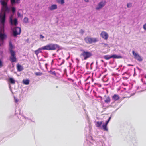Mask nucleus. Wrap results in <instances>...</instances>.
Listing matches in <instances>:
<instances>
[{
	"mask_svg": "<svg viewBox=\"0 0 146 146\" xmlns=\"http://www.w3.org/2000/svg\"><path fill=\"white\" fill-rule=\"evenodd\" d=\"M35 74L37 76H41L42 75V73L39 72H36L35 73Z\"/></svg>",
	"mask_w": 146,
	"mask_h": 146,
	"instance_id": "nucleus-28",
	"label": "nucleus"
},
{
	"mask_svg": "<svg viewBox=\"0 0 146 146\" xmlns=\"http://www.w3.org/2000/svg\"><path fill=\"white\" fill-rule=\"evenodd\" d=\"M111 119V117H109V119H108V121L109 122V121H110V119Z\"/></svg>",
	"mask_w": 146,
	"mask_h": 146,
	"instance_id": "nucleus-39",
	"label": "nucleus"
},
{
	"mask_svg": "<svg viewBox=\"0 0 146 146\" xmlns=\"http://www.w3.org/2000/svg\"><path fill=\"white\" fill-rule=\"evenodd\" d=\"M15 102L17 103L18 102V100L17 99H15Z\"/></svg>",
	"mask_w": 146,
	"mask_h": 146,
	"instance_id": "nucleus-37",
	"label": "nucleus"
},
{
	"mask_svg": "<svg viewBox=\"0 0 146 146\" xmlns=\"http://www.w3.org/2000/svg\"><path fill=\"white\" fill-rule=\"evenodd\" d=\"M9 80L11 83L13 84H14L15 83V80L12 78H10Z\"/></svg>",
	"mask_w": 146,
	"mask_h": 146,
	"instance_id": "nucleus-24",
	"label": "nucleus"
},
{
	"mask_svg": "<svg viewBox=\"0 0 146 146\" xmlns=\"http://www.w3.org/2000/svg\"><path fill=\"white\" fill-rule=\"evenodd\" d=\"M11 10L13 13H14L16 11V9L15 8L13 7L11 8Z\"/></svg>",
	"mask_w": 146,
	"mask_h": 146,
	"instance_id": "nucleus-29",
	"label": "nucleus"
},
{
	"mask_svg": "<svg viewBox=\"0 0 146 146\" xmlns=\"http://www.w3.org/2000/svg\"><path fill=\"white\" fill-rule=\"evenodd\" d=\"M21 32V28L17 27L14 28L13 30V35L14 37L17 36V35L20 34Z\"/></svg>",
	"mask_w": 146,
	"mask_h": 146,
	"instance_id": "nucleus-7",
	"label": "nucleus"
},
{
	"mask_svg": "<svg viewBox=\"0 0 146 146\" xmlns=\"http://www.w3.org/2000/svg\"><path fill=\"white\" fill-rule=\"evenodd\" d=\"M6 19V14L2 11L0 12V27H4Z\"/></svg>",
	"mask_w": 146,
	"mask_h": 146,
	"instance_id": "nucleus-6",
	"label": "nucleus"
},
{
	"mask_svg": "<svg viewBox=\"0 0 146 146\" xmlns=\"http://www.w3.org/2000/svg\"><path fill=\"white\" fill-rule=\"evenodd\" d=\"M145 78L146 79V75L145 76Z\"/></svg>",
	"mask_w": 146,
	"mask_h": 146,
	"instance_id": "nucleus-43",
	"label": "nucleus"
},
{
	"mask_svg": "<svg viewBox=\"0 0 146 146\" xmlns=\"http://www.w3.org/2000/svg\"><path fill=\"white\" fill-rule=\"evenodd\" d=\"M107 125H106L105 124L103 125L102 127L103 129V130L104 131H108V129L107 128Z\"/></svg>",
	"mask_w": 146,
	"mask_h": 146,
	"instance_id": "nucleus-23",
	"label": "nucleus"
},
{
	"mask_svg": "<svg viewBox=\"0 0 146 146\" xmlns=\"http://www.w3.org/2000/svg\"><path fill=\"white\" fill-rule=\"evenodd\" d=\"M57 8V5L56 4H53L48 7V9L50 10H53L56 9Z\"/></svg>",
	"mask_w": 146,
	"mask_h": 146,
	"instance_id": "nucleus-13",
	"label": "nucleus"
},
{
	"mask_svg": "<svg viewBox=\"0 0 146 146\" xmlns=\"http://www.w3.org/2000/svg\"><path fill=\"white\" fill-rule=\"evenodd\" d=\"M106 2L105 1H101L100 2L98 5L97 7L96 8V10H98L101 9L106 4Z\"/></svg>",
	"mask_w": 146,
	"mask_h": 146,
	"instance_id": "nucleus-10",
	"label": "nucleus"
},
{
	"mask_svg": "<svg viewBox=\"0 0 146 146\" xmlns=\"http://www.w3.org/2000/svg\"><path fill=\"white\" fill-rule=\"evenodd\" d=\"M57 2L58 3L63 4L64 3V0H57Z\"/></svg>",
	"mask_w": 146,
	"mask_h": 146,
	"instance_id": "nucleus-25",
	"label": "nucleus"
},
{
	"mask_svg": "<svg viewBox=\"0 0 146 146\" xmlns=\"http://www.w3.org/2000/svg\"><path fill=\"white\" fill-rule=\"evenodd\" d=\"M104 97L106 98L104 100V102L106 103H109L111 101L110 98L109 96H107L105 95Z\"/></svg>",
	"mask_w": 146,
	"mask_h": 146,
	"instance_id": "nucleus-17",
	"label": "nucleus"
},
{
	"mask_svg": "<svg viewBox=\"0 0 146 146\" xmlns=\"http://www.w3.org/2000/svg\"><path fill=\"white\" fill-rule=\"evenodd\" d=\"M100 35L102 38L106 40H107L108 37V34L106 32L104 31L102 32Z\"/></svg>",
	"mask_w": 146,
	"mask_h": 146,
	"instance_id": "nucleus-9",
	"label": "nucleus"
},
{
	"mask_svg": "<svg viewBox=\"0 0 146 146\" xmlns=\"http://www.w3.org/2000/svg\"><path fill=\"white\" fill-rule=\"evenodd\" d=\"M132 6V3H128L127 4V7L128 8Z\"/></svg>",
	"mask_w": 146,
	"mask_h": 146,
	"instance_id": "nucleus-32",
	"label": "nucleus"
},
{
	"mask_svg": "<svg viewBox=\"0 0 146 146\" xmlns=\"http://www.w3.org/2000/svg\"><path fill=\"white\" fill-rule=\"evenodd\" d=\"M143 28L145 30H146V23L143 25Z\"/></svg>",
	"mask_w": 146,
	"mask_h": 146,
	"instance_id": "nucleus-35",
	"label": "nucleus"
},
{
	"mask_svg": "<svg viewBox=\"0 0 146 146\" xmlns=\"http://www.w3.org/2000/svg\"><path fill=\"white\" fill-rule=\"evenodd\" d=\"M11 3L12 5H13L15 3H19L17 1H16L15 0H10Z\"/></svg>",
	"mask_w": 146,
	"mask_h": 146,
	"instance_id": "nucleus-26",
	"label": "nucleus"
},
{
	"mask_svg": "<svg viewBox=\"0 0 146 146\" xmlns=\"http://www.w3.org/2000/svg\"><path fill=\"white\" fill-rule=\"evenodd\" d=\"M128 66H132V65H130V64H128Z\"/></svg>",
	"mask_w": 146,
	"mask_h": 146,
	"instance_id": "nucleus-42",
	"label": "nucleus"
},
{
	"mask_svg": "<svg viewBox=\"0 0 146 146\" xmlns=\"http://www.w3.org/2000/svg\"><path fill=\"white\" fill-rule=\"evenodd\" d=\"M112 99L115 101H116L120 99L119 95L116 94H114L112 97Z\"/></svg>",
	"mask_w": 146,
	"mask_h": 146,
	"instance_id": "nucleus-14",
	"label": "nucleus"
},
{
	"mask_svg": "<svg viewBox=\"0 0 146 146\" xmlns=\"http://www.w3.org/2000/svg\"><path fill=\"white\" fill-rule=\"evenodd\" d=\"M6 38L7 35L4 33V27H0V46L3 45L4 40Z\"/></svg>",
	"mask_w": 146,
	"mask_h": 146,
	"instance_id": "nucleus-4",
	"label": "nucleus"
},
{
	"mask_svg": "<svg viewBox=\"0 0 146 146\" xmlns=\"http://www.w3.org/2000/svg\"><path fill=\"white\" fill-rule=\"evenodd\" d=\"M111 119V117H109V119H108V121L109 122V121H110V119Z\"/></svg>",
	"mask_w": 146,
	"mask_h": 146,
	"instance_id": "nucleus-40",
	"label": "nucleus"
},
{
	"mask_svg": "<svg viewBox=\"0 0 146 146\" xmlns=\"http://www.w3.org/2000/svg\"><path fill=\"white\" fill-rule=\"evenodd\" d=\"M42 50H45V49L44 47V46L40 48H38L37 50H35V53L36 55H37L38 54L42 52Z\"/></svg>",
	"mask_w": 146,
	"mask_h": 146,
	"instance_id": "nucleus-11",
	"label": "nucleus"
},
{
	"mask_svg": "<svg viewBox=\"0 0 146 146\" xmlns=\"http://www.w3.org/2000/svg\"><path fill=\"white\" fill-rule=\"evenodd\" d=\"M85 42L88 44H91V37L87 36L84 38Z\"/></svg>",
	"mask_w": 146,
	"mask_h": 146,
	"instance_id": "nucleus-16",
	"label": "nucleus"
},
{
	"mask_svg": "<svg viewBox=\"0 0 146 146\" xmlns=\"http://www.w3.org/2000/svg\"><path fill=\"white\" fill-rule=\"evenodd\" d=\"M40 38H44V36L42 35H40Z\"/></svg>",
	"mask_w": 146,
	"mask_h": 146,
	"instance_id": "nucleus-36",
	"label": "nucleus"
},
{
	"mask_svg": "<svg viewBox=\"0 0 146 146\" xmlns=\"http://www.w3.org/2000/svg\"><path fill=\"white\" fill-rule=\"evenodd\" d=\"M98 41V40L97 38L91 37V44L95 43Z\"/></svg>",
	"mask_w": 146,
	"mask_h": 146,
	"instance_id": "nucleus-18",
	"label": "nucleus"
},
{
	"mask_svg": "<svg viewBox=\"0 0 146 146\" xmlns=\"http://www.w3.org/2000/svg\"><path fill=\"white\" fill-rule=\"evenodd\" d=\"M112 58L115 59H120L122 58V57L120 55H117L115 54L111 55Z\"/></svg>",
	"mask_w": 146,
	"mask_h": 146,
	"instance_id": "nucleus-19",
	"label": "nucleus"
},
{
	"mask_svg": "<svg viewBox=\"0 0 146 146\" xmlns=\"http://www.w3.org/2000/svg\"><path fill=\"white\" fill-rule=\"evenodd\" d=\"M49 72L52 75H56V73H55V71H50Z\"/></svg>",
	"mask_w": 146,
	"mask_h": 146,
	"instance_id": "nucleus-30",
	"label": "nucleus"
},
{
	"mask_svg": "<svg viewBox=\"0 0 146 146\" xmlns=\"http://www.w3.org/2000/svg\"><path fill=\"white\" fill-rule=\"evenodd\" d=\"M109 122L107 120V121H106V123L105 124L107 125Z\"/></svg>",
	"mask_w": 146,
	"mask_h": 146,
	"instance_id": "nucleus-38",
	"label": "nucleus"
},
{
	"mask_svg": "<svg viewBox=\"0 0 146 146\" xmlns=\"http://www.w3.org/2000/svg\"><path fill=\"white\" fill-rule=\"evenodd\" d=\"M102 124V121H97L96 124V126L97 127H100Z\"/></svg>",
	"mask_w": 146,
	"mask_h": 146,
	"instance_id": "nucleus-20",
	"label": "nucleus"
},
{
	"mask_svg": "<svg viewBox=\"0 0 146 146\" xmlns=\"http://www.w3.org/2000/svg\"><path fill=\"white\" fill-rule=\"evenodd\" d=\"M86 2H88L89 1V0H84Z\"/></svg>",
	"mask_w": 146,
	"mask_h": 146,
	"instance_id": "nucleus-41",
	"label": "nucleus"
},
{
	"mask_svg": "<svg viewBox=\"0 0 146 146\" xmlns=\"http://www.w3.org/2000/svg\"><path fill=\"white\" fill-rule=\"evenodd\" d=\"M23 82L24 84L27 85L29 84V81L28 79H24Z\"/></svg>",
	"mask_w": 146,
	"mask_h": 146,
	"instance_id": "nucleus-22",
	"label": "nucleus"
},
{
	"mask_svg": "<svg viewBox=\"0 0 146 146\" xmlns=\"http://www.w3.org/2000/svg\"><path fill=\"white\" fill-rule=\"evenodd\" d=\"M14 48L15 47L13 45L12 42L11 41H10L9 42V49L11 54L9 60L11 62H14L17 61L15 52V51L13 50Z\"/></svg>",
	"mask_w": 146,
	"mask_h": 146,
	"instance_id": "nucleus-1",
	"label": "nucleus"
},
{
	"mask_svg": "<svg viewBox=\"0 0 146 146\" xmlns=\"http://www.w3.org/2000/svg\"><path fill=\"white\" fill-rule=\"evenodd\" d=\"M132 52L135 59H136L138 61H142V59L141 58V56L139 55L136 53H135V51H133Z\"/></svg>",
	"mask_w": 146,
	"mask_h": 146,
	"instance_id": "nucleus-8",
	"label": "nucleus"
},
{
	"mask_svg": "<svg viewBox=\"0 0 146 146\" xmlns=\"http://www.w3.org/2000/svg\"><path fill=\"white\" fill-rule=\"evenodd\" d=\"M10 21L11 25H12L13 24V20L11 17L10 18ZM13 24L15 26L18 24L17 19L16 18L15 19L13 20Z\"/></svg>",
	"mask_w": 146,
	"mask_h": 146,
	"instance_id": "nucleus-12",
	"label": "nucleus"
},
{
	"mask_svg": "<svg viewBox=\"0 0 146 146\" xmlns=\"http://www.w3.org/2000/svg\"><path fill=\"white\" fill-rule=\"evenodd\" d=\"M29 19L25 17L24 19V21L26 23H27L28 22Z\"/></svg>",
	"mask_w": 146,
	"mask_h": 146,
	"instance_id": "nucleus-27",
	"label": "nucleus"
},
{
	"mask_svg": "<svg viewBox=\"0 0 146 146\" xmlns=\"http://www.w3.org/2000/svg\"><path fill=\"white\" fill-rule=\"evenodd\" d=\"M17 69L18 71L20 72L23 70V66L21 65L18 64L17 65Z\"/></svg>",
	"mask_w": 146,
	"mask_h": 146,
	"instance_id": "nucleus-15",
	"label": "nucleus"
},
{
	"mask_svg": "<svg viewBox=\"0 0 146 146\" xmlns=\"http://www.w3.org/2000/svg\"><path fill=\"white\" fill-rule=\"evenodd\" d=\"M102 62H103V60H102Z\"/></svg>",
	"mask_w": 146,
	"mask_h": 146,
	"instance_id": "nucleus-44",
	"label": "nucleus"
},
{
	"mask_svg": "<svg viewBox=\"0 0 146 146\" xmlns=\"http://www.w3.org/2000/svg\"><path fill=\"white\" fill-rule=\"evenodd\" d=\"M17 15L18 17H23V15H21L19 12H17Z\"/></svg>",
	"mask_w": 146,
	"mask_h": 146,
	"instance_id": "nucleus-31",
	"label": "nucleus"
},
{
	"mask_svg": "<svg viewBox=\"0 0 146 146\" xmlns=\"http://www.w3.org/2000/svg\"><path fill=\"white\" fill-rule=\"evenodd\" d=\"M8 0L7 1L4 0H1L0 1V3L2 5L1 11H2L3 13H9V9L7 6V2Z\"/></svg>",
	"mask_w": 146,
	"mask_h": 146,
	"instance_id": "nucleus-3",
	"label": "nucleus"
},
{
	"mask_svg": "<svg viewBox=\"0 0 146 146\" xmlns=\"http://www.w3.org/2000/svg\"><path fill=\"white\" fill-rule=\"evenodd\" d=\"M84 31L82 29H81L80 30V33H81L83 34L84 33Z\"/></svg>",
	"mask_w": 146,
	"mask_h": 146,
	"instance_id": "nucleus-34",
	"label": "nucleus"
},
{
	"mask_svg": "<svg viewBox=\"0 0 146 146\" xmlns=\"http://www.w3.org/2000/svg\"><path fill=\"white\" fill-rule=\"evenodd\" d=\"M2 62L1 59H0V68H1L3 66Z\"/></svg>",
	"mask_w": 146,
	"mask_h": 146,
	"instance_id": "nucleus-33",
	"label": "nucleus"
},
{
	"mask_svg": "<svg viewBox=\"0 0 146 146\" xmlns=\"http://www.w3.org/2000/svg\"><path fill=\"white\" fill-rule=\"evenodd\" d=\"M80 51L82 52L80 54V57L82 60H86L92 56V54L90 52L85 51L83 50H81Z\"/></svg>",
	"mask_w": 146,
	"mask_h": 146,
	"instance_id": "nucleus-2",
	"label": "nucleus"
},
{
	"mask_svg": "<svg viewBox=\"0 0 146 146\" xmlns=\"http://www.w3.org/2000/svg\"><path fill=\"white\" fill-rule=\"evenodd\" d=\"M45 50H54L57 49H59L60 46L56 44H50L44 46Z\"/></svg>",
	"mask_w": 146,
	"mask_h": 146,
	"instance_id": "nucleus-5",
	"label": "nucleus"
},
{
	"mask_svg": "<svg viewBox=\"0 0 146 146\" xmlns=\"http://www.w3.org/2000/svg\"><path fill=\"white\" fill-rule=\"evenodd\" d=\"M104 59L106 60H108L112 58L111 55L110 56L109 55H105L104 56Z\"/></svg>",
	"mask_w": 146,
	"mask_h": 146,
	"instance_id": "nucleus-21",
	"label": "nucleus"
}]
</instances>
